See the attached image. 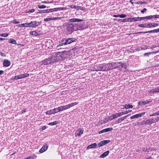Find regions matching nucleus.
I'll list each match as a JSON object with an SVG mask.
<instances>
[{"label": "nucleus", "mask_w": 159, "mask_h": 159, "mask_svg": "<svg viewBox=\"0 0 159 159\" xmlns=\"http://www.w3.org/2000/svg\"><path fill=\"white\" fill-rule=\"evenodd\" d=\"M143 20L146 19L147 20H150L152 19L159 18V15H155L153 16H147L145 17H142Z\"/></svg>", "instance_id": "6"}, {"label": "nucleus", "mask_w": 159, "mask_h": 159, "mask_svg": "<svg viewBox=\"0 0 159 159\" xmlns=\"http://www.w3.org/2000/svg\"><path fill=\"white\" fill-rule=\"evenodd\" d=\"M78 102H75L73 103H71L70 104H68L69 106V108H70L71 107H72L75 105H76L77 104H78Z\"/></svg>", "instance_id": "26"}, {"label": "nucleus", "mask_w": 159, "mask_h": 159, "mask_svg": "<svg viewBox=\"0 0 159 159\" xmlns=\"http://www.w3.org/2000/svg\"><path fill=\"white\" fill-rule=\"evenodd\" d=\"M51 20H52V17L46 18L44 20L45 21H48Z\"/></svg>", "instance_id": "44"}, {"label": "nucleus", "mask_w": 159, "mask_h": 159, "mask_svg": "<svg viewBox=\"0 0 159 159\" xmlns=\"http://www.w3.org/2000/svg\"><path fill=\"white\" fill-rule=\"evenodd\" d=\"M118 114L119 116H121L124 115L123 112H121L118 113Z\"/></svg>", "instance_id": "58"}, {"label": "nucleus", "mask_w": 159, "mask_h": 159, "mask_svg": "<svg viewBox=\"0 0 159 159\" xmlns=\"http://www.w3.org/2000/svg\"><path fill=\"white\" fill-rule=\"evenodd\" d=\"M130 20L129 21H136L139 20H143L142 17H133L130 18Z\"/></svg>", "instance_id": "14"}, {"label": "nucleus", "mask_w": 159, "mask_h": 159, "mask_svg": "<svg viewBox=\"0 0 159 159\" xmlns=\"http://www.w3.org/2000/svg\"><path fill=\"white\" fill-rule=\"evenodd\" d=\"M30 34L32 35H34L35 36H37L39 34L36 31L31 32H30Z\"/></svg>", "instance_id": "27"}, {"label": "nucleus", "mask_w": 159, "mask_h": 159, "mask_svg": "<svg viewBox=\"0 0 159 159\" xmlns=\"http://www.w3.org/2000/svg\"><path fill=\"white\" fill-rule=\"evenodd\" d=\"M12 23L14 24H16L19 23V22L18 21H17L16 19H14L12 21Z\"/></svg>", "instance_id": "48"}, {"label": "nucleus", "mask_w": 159, "mask_h": 159, "mask_svg": "<svg viewBox=\"0 0 159 159\" xmlns=\"http://www.w3.org/2000/svg\"><path fill=\"white\" fill-rule=\"evenodd\" d=\"M22 78H23V77L22 76V74H20L14 76L13 79L14 80H18Z\"/></svg>", "instance_id": "23"}, {"label": "nucleus", "mask_w": 159, "mask_h": 159, "mask_svg": "<svg viewBox=\"0 0 159 159\" xmlns=\"http://www.w3.org/2000/svg\"><path fill=\"white\" fill-rule=\"evenodd\" d=\"M159 25L157 23H153L152 24V26L153 27L158 26Z\"/></svg>", "instance_id": "51"}, {"label": "nucleus", "mask_w": 159, "mask_h": 159, "mask_svg": "<svg viewBox=\"0 0 159 159\" xmlns=\"http://www.w3.org/2000/svg\"><path fill=\"white\" fill-rule=\"evenodd\" d=\"M58 123L57 121H54L53 122H52L49 123L48 125H53L57 124Z\"/></svg>", "instance_id": "32"}, {"label": "nucleus", "mask_w": 159, "mask_h": 159, "mask_svg": "<svg viewBox=\"0 0 159 159\" xmlns=\"http://www.w3.org/2000/svg\"><path fill=\"white\" fill-rule=\"evenodd\" d=\"M157 121V119L156 118L153 119H150L147 120L146 123L148 124H151L153 123H155Z\"/></svg>", "instance_id": "7"}, {"label": "nucleus", "mask_w": 159, "mask_h": 159, "mask_svg": "<svg viewBox=\"0 0 159 159\" xmlns=\"http://www.w3.org/2000/svg\"><path fill=\"white\" fill-rule=\"evenodd\" d=\"M130 20V18H125L123 19V21L124 22H128Z\"/></svg>", "instance_id": "50"}, {"label": "nucleus", "mask_w": 159, "mask_h": 159, "mask_svg": "<svg viewBox=\"0 0 159 159\" xmlns=\"http://www.w3.org/2000/svg\"><path fill=\"white\" fill-rule=\"evenodd\" d=\"M148 92L149 93L157 92L156 88H155L154 89H151V90L149 91Z\"/></svg>", "instance_id": "30"}, {"label": "nucleus", "mask_w": 159, "mask_h": 159, "mask_svg": "<svg viewBox=\"0 0 159 159\" xmlns=\"http://www.w3.org/2000/svg\"><path fill=\"white\" fill-rule=\"evenodd\" d=\"M152 24L151 23H149V24H147L146 23V25H147V27H146V28H150L151 27V25H152Z\"/></svg>", "instance_id": "54"}, {"label": "nucleus", "mask_w": 159, "mask_h": 159, "mask_svg": "<svg viewBox=\"0 0 159 159\" xmlns=\"http://www.w3.org/2000/svg\"><path fill=\"white\" fill-rule=\"evenodd\" d=\"M147 9L145 8H144L141 11V12L142 13H144L146 11Z\"/></svg>", "instance_id": "55"}, {"label": "nucleus", "mask_w": 159, "mask_h": 159, "mask_svg": "<svg viewBox=\"0 0 159 159\" xmlns=\"http://www.w3.org/2000/svg\"><path fill=\"white\" fill-rule=\"evenodd\" d=\"M40 23L39 22L36 21H31L30 23H28L29 26L30 27H35L39 25Z\"/></svg>", "instance_id": "4"}, {"label": "nucleus", "mask_w": 159, "mask_h": 159, "mask_svg": "<svg viewBox=\"0 0 159 159\" xmlns=\"http://www.w3.org/2000/svg\"><path fill=\"white\" fill-rule=\"evenodd\" d=\"M50 2V3H52L55 4V3H56L57 2L55 1H52L50 2Z\"/></svg>", "instance_id": "62"}, {"label": "nucleus", "mask_w": 159, "mask_h": 159, "mask_svg": "<svg viewBox=\"0 0 159 159\" xmlns=\"http://www.w3.org/2000/svg\"><path fill=\"white\" fill-rule=\"evenodd\" d=\"M22 76L23 78H24L26 77H28L29 76V74L28 73H25L23 74H22Z\"/></svg>", "instance_id": "38"}, {"label": "nucleus", "mask_w": 159, "mask_h": 159, "mask_svg": "<svg viewBox=\"0 0 159 159\" xmlns=\"http://www.w3.org/2000/svg\"><path fill=\"white\" fill-rule=\"evenodd\" d=\"M66 52H57L53 53L51 57H50L52 63L58 61L60 60L64 59L66 57Z\"/></svg>", "instance_id": "2"}, {"label": "nucleus", "mask_w": 159, "mask_h": 159, "mask_svg": "<svg viewBox=\"0 0 159 159\" xmlns=\"http://www.w3.org/2000/svg\"><path fill=\"white\" fill-rule=\"evenodd\" d=\"M157 92H159V86L156 88Z\"/></svg>", "instance_id": "64"}, {"label": "nucleus", "mask_w": 159, "mask_h": 159, "mask_svg": "<svg viewBox=\"0 0 159 159\" xmlns=\"http://www.w3.org/2000/svg\"><path fill=\"white\" fill-rule=\"evenodd\" d=\"M52 63L51 61V60L50 59V57H49L48 58L45 59L44 60H43L41 62H40V64L41 65H47L49 64Z\"/></svg>", "instance_id": "3"}, {"label": "nucleus", "mask_w": 159, "mask_h": 159, "mask_svg": "<svg viewBox=\"0 0 159 159\" xmlns=\"http://www.w3.org/2000/svg\"><path fill=\"white\" fill-rule=\"evenodd\" d=\"M119 63H118V62H117V63H115V62H112L111 63V69H116V68H118V65H119Z\"/></svg>", "instance_id": "17"}, {"label": "nucleus", "mask_w": 159, "mask_h": 159, "mask_svg": "<svg viewBox=\"0 0 159 159\" xmlns=\"http://www.w3.org/2000/svg\"><path fill=\"white\" fill-rule=\"evenodd\" d=\"M61 42H60V43L59 44V46H62L63 45H66L71 43H72L73 42H74L75 40H61Z\"/></svg>", "instance_id": "5"}, {"label": "nucleus", "mask_w": 159, "mask_h": 159, "mask_svg": "<svg viewBox=\"0 0 159 159\" xmlns=\"http://www.w3.org/2000/svg\"><path fill=\"white\" fill-rule=\"evenodd\" d=\"M114 119V118L113 115H112L111 116L109 117V120H111Z\"/></svg>", "instance_id": "49"}, {"label": "nucleus", "mask_w": 159, "mask_h": 159, "mask_svg": "<svg viewBox=\"0 0 159 159\" xmlns=\"http://www.w3.org/2000/svg\"><path fill=\"white\" fill-rule=\"evenodd\" d=\"M145 112H144L142 113H139L133 116H132L130 117V118L131 119L138 118L139 117H141L143 115H145Z\"/></svg>", "instance_id": "8"}, {"label": "nucleus", "mask_w": 159, "mask_h": 159, "mask_svg": "<svg viewBox=\"0 0 159 159\" xmlns=\"http://www.w3.org/2000/svg\"><path fill=\"white\" fill-rule=\"evenodd\" d=\"M109 153V151H107L103 153L100 156L101 158H104L106 157L108 155Z\"/></svg>", "instance_id": "22"}, {"label": "nucleus", "mask_w": 159, "mask_h": 159, "mask_svg": "<svg viewBox=\"0 0 159 159\" xmlns=\"http://www.w3.org/2000/svg\"><path fill=\"white\" fill-rule=\"evenodd\" d=\"M9 43L13 44H17L16 40H9Z\"/></svg>", "instance_id": "39"}, {"label": "nucleus", "mask_w": 159, "mask_h": 159, "mask_svg": "<svg viewBox=\"0 0 159 159\" xmlns=\"http://www.w3.org/2000/svg\"><path fill=\"white\" fill-rule=\"evenodd\" d=\"M38 7L40 9L45 8L46 7V6L44 5H38Z\"/></svg>", "instance_id": "36"}, {"label": "nucleus", "mask_w": 159, "mask_h": 159, "mask_svg": "<svg viewBox=\"0 0 159 159\" xmlns=\"http://www.w3.org/2000/svg\"><path fill=\"white\" fill-rule=\"evenodd\" d=\"M97 147V144L96 143H93L89 145L87 148V149H91L92 148H96Z\"/></svg>", "instance_id": "18"}, {"label": "nucleus", "mask_w": 159, "mask_h": 159, "mask_svg": "<svg viewBox=\"0 0 159 159\" xmlns=\"http://www.w3.org/2000/svg\"><path fill=\"white\" fill-rule=\"evenodd\" d=\"M11 62L9 60H4L3 62V65L5 66H8L10 65Z\"/></svg>", "instance_id": "19"}, {"label": "nucleus", "mask_w": 159, "mask_h": 159, "mask_svg": "<svg viewBox=\"0 0 159 159\" xmlns=\"http://www.w3.org/2000/svg\"><path fill=\"white\" fill-rule=\"evenodd\" d=\"M53 110L54 113H57L60 111L59 107L57 108H55Z\"/></svg>", "instance_id": "29"}, {"label": "nucleus", "mask_w": 159, "mask_h": 159, "mask_svg": "<svg viewBox=\"0 0 159 159\" xmlns=\"http://www.w3.org/2000/svg\"><path fill=\"white\" fill-rule=\"evenodd\" d=\"M52 12L54 11H58L62 10L63 9L61 7H58V8H52Z\"/></svg>", "instance_id": "25"}, {"label": "nucleus", "mask_w": 159, "mask_h": 159, "mask_svg": "<svg viewBox=\"0 0 159 159\" xmlns=\"http://www.w3.org/2000/svg\"><path fill=\"white\" fill-rule=\"evenodd\" d=\"M0 55L3 57H5L6 56V55L5 53H2V52H0Z\"/></svg>", "instance_id": "59"}, {"label": "nucleus", "mask_w": 159, "mask_h": 159, "mask_svg": "<svg viewBox=\"0 0 159 159\" xmlns=\"http://www.w3.org/2000/svg\"><path fill=\"white\" fill-rule=\"evenodd\" d=\"M63 106L64 110H66L70 108L68 104L65 106Z\"/></svg>", "instance_id": "40"}, {"label": "nucleus", "mask_w": 159, "mask_h": 159, "mask_svg": "<svg viewBox=\"0 0 159 159\" xmlns=\"http://www.w3.org/2000/svg\"><path fill=\"white\" fill-rule=\"evenodd\" d=\"M126 16V15L125 14H120L119 15V17L121 18H124Z\"/></svg>", "instance_id": "42"}, {"label": "nucleus", "mask_w": 159, "mask_h": 159, "mask_svg": "<svg viewBox=\"0 0 159 159\" xmlns=\"http://www.w3.org/2000/svg\"><path fill=\"white\" fill-rule=\"evenodd\" d=\"M79 9L84 11V10H85L86 9V8H84L83 7L77 6V10H78Z\"/></svg>", "instance_id": "34"}, {"label": "nucleus", "mask_w": 159, "mask_h": 159, "mask_svg": "<svg viewBox=\"0 0 159 159\" xmlns=\"http://www.w3.org/2000/svg\"><path fill=\"white\" fill-rule=\"evenodd\" d=\"M46 13H48L50 12H52V9H50L46 10Z\"/></svg>", "instance_id": "43"}, {"label": "nucleus", "mask_w": 159, "mask_h": 159, "mask_svg": "<svg viewBox=\"0 0 159 159\" xmlns=\"http://www.w3.org/2000/svg\"><path fill=\"white\" fill-rule=\"evenodd\" d=\"M138 26L139 27H143V28H146V27H147L146 23L139 24L138 25Z\"/></svg>", "instance_id": "35"}, {"label": "nucleus", "mask_w": 159, "mask_h": 159, "mask_svg": "<svg viewBox=\"0 0 159 159\" xmlns=\"http://www.w3.org/2000/svg\"><path fill=\"white\" fill-rule=\"evenodd\" d=\"M127 66V65L125 64L124 63H122L119 62V65H118V68H119V69H121L122 67H125V68H126V67Z\"/></svg>", "instance_id": "21"}, {"label": "nucleus", "mask_w": 159, "mask_h": 159, "mask_svg": "<svg viewBox=\"0 0 159 159\" xmlns=\"http://www.w3.org/2000/svg\"><path fill=\"white\" fill-rule=\"evenodd\" d=\"M112 115L113 116L114 119H116L119 117V115L118 113H116L115 114H114Z\"/></svg>", "instance_id": "41"}, {"label": "nucleus", "mask_w": 159, "mask_h": 159, "mask_svg": "<svg viewBox=\"0 0 159 159\" xmlns=\"http://www.w3.org/2000/svg\"><path fill=\"white\" fill-rule=\"evenodd\" d=\"M26 109H24V110H23L21 111L22 113H24L26 112Z\"/></svg>", "instance_id": "61"}, {"label": "nucleus", "mask_w": 159, "mask_h": 159, "mask_svg": "<svg viewBox=\"0 0 159 159\" xmlns=\"http://www.w3.org/2000/svg\"><path fill=\"white\" fill-rule=\"evenodd\" d=\"M97 67L98 68V70L105 71V68H104V64L100 65L98 66Z\"/></svg>", "instance_id": "16"}, {"label": "nucleus", "mask_w": 159, "mask_h": 159, "mask_svg": "<svg viewBox=\"0 0 159 159\" xmlns=\"http://www.w3.org/2000/svg\"><path fill=\"white\" fill-rule=\"evenodd\" d=\"M154 59L155 60L157 61H159V55L156 56L154 57Z\"/></svg>", "instance_id": "45"}, {"label": "nucleus", "mask_w": 159, "mask_h": 159, "mask_svg": "<svg viewBox=\"0 0 159 159\" xmlns=\"http://www.w3.org/2000/svg\"><path fill=\"white\" fill-rule=\"evenodd\" d=\"M84 29L83 24L81 23L76 24L71 23L68 25L67 30L69 33H71L74 31L82 30Z\"/></svg>", "instance_id": "1"}, {"label": "nucleus", "mask_w": 159, "mask_h": 159, "mask_svg": "<svg viewBox=\"0 0 159 159\" xmlns=\"http://www.w3.org/2000/svg\"><path fill=\"white\" fill-rule=\"evenodd\" d=\"M48 148V146L47 144L44 145L40 149L39 152L43 153L46 151Z\"/></svg>", "instance_id": "13"}, {"label": "nucleus", "mask_w": 159, "mask_h": 159, "mask_svg": "<svg viewBox=\"0 0 159 159\" xmlns=\"http://www.w3.org/2000/svg\"><path fill=\"white\" fill-rule=\"evenodd\" d=\"M142 103L143 105H145L149 102V101L146 100V101H142Z\"/></svg>", "instance_id": "37"}, {"label": "nucleus", "mask_w": 159, "mask_h": 159, "mask_svg": "<svg viewBox=\"0 0 159 159\" xmlns=\"http://www.w3.org/2000/svg\"><path fill=\"white\" fill-rule=\"evenodd\" d=\"M113 130V128L112 127L109 128L104 129L98 132L99 134H101L103 133L107 132L109 131H111Z\"/></svg>", "instance_id": "11"}, {"label": "nucleus", "mask_w": 159, "mask_h": 159, "mask_svg": "<svg viewBox=\"0 0 159 159\" xmlns=\"http://www.w3.org/2000/svg\"><path fill=\"white\" fill-rule=\"evenodd\" d=\"M111 65V63L104 64L105 71H107L108 70L112 69Z\"/></svg>", "instance_id": "12"}, {"label": "nucleus", "mask_w": 159, "mask_h": 159, "mask_svg": "<svg viewBox=\"0 0 159 159\" xmlns=\"http://www.w3.org/2000/svg\"><path fill=\"white\" fill-rule=\"evenodd\" d=\"M36 156L35 155H31L30 157L25 159H33L36 158Z\"/></svg>", "instance_id": "33"}, {"label": "nucleus", "mask_w": 159, "mask_h": 159, "mask_svg": "<svg viewBox=\"0 0 159 159\" xmlns=\"http://www.w3.org/2000/svg\"><path fill=\"white\" fill-rule=\"evenodd\" d=\"M46 113L47 115H50L52 114H54V112L53 110H50L49 111H47L46 112Z\"/></svg>", "instance_id": "31"}, {"label": "nucleus", "mask_w": 159, "mask_h": 159, "mask_svg": "<svg viewBox=\"0 0 159 159\" xmlns=\"http://www.w3.org/2000/svg\"><path fill=\"white\" fill-rule=\"evenodd\" d=\"M110 141V140H104L101 141L98 144L99 147L102 146L109 143Z\"/></svg>", "instance_id": "9"}, {"label": "nucleus", "mask_w": 159, "mask_h": 159, "mask_svg": "<svg viewBox=\"0 0 159 159\" xmlns=\"http://www.w3.org/2000/svg\"><path fill=\"white\" fill-rule=\"evenodd\" d=\"M158 52V51H155V52H149L146 53L144 54V56H148L152 54L156 53Z\"/></svg>", "instance_id": "24"}, {"label": "nucleus", "mask_w": 159, "mask_h": 159, "mask_svg": "<svg viewBox=\"0 0 159 159\" xmlns=\"http://www.w3.org/2000/svg\"><path fill=\"white\" fill-rule=\"evenodd\" d=\"M25 25H29L28 23H26L24 24H22V27H25Z\"/></svg>", "instance_id": "56"}, {"label": "nucleus", "mask_w": 159, "mask_h": 159, "mask_svg": "<svg viewBox=\"0 0 159 159\" xmlns=\"http://www.w3.org/2000/svg\"><path fill=\"white\" fill-rule=\"evenodd\" d=\"M70 7L71 8H75L77 10V6L72 5L70 6Z\"/></svg>", "instance_id": "46"}, {"label": "nucleus", "mask_w": 159, "mask_h": 159, "mask_svg": "<svg viewBox=\"0 0 159 159\" xmlns=\"http://www.w3.org/2000/svg\"><path fill=\"white\" fill-rule=\"evenodd\" d=\"M84 132V130L80 128L77 130L75 132V135L76 136H79L82 134Z\"/></svg>", "instance_id": "10"}, {"label": "nucleus", "mask_w": 159, "mask_h": 159, "mask_svg": "<svg viewBox=\"0 0 159 159\" xmlns=\"http://www.w3.org/2000/svg\"><path fill=\"white\" fill-rule=\"evenodd\" d=\"M153 33H157L159 32L158 29L153 30Z\"/></svg>", "instance_id": "57"}, {"label": "nucleus", "mask_w": 159, "mask_h": 159, "mask_svg": "<svg viewBox=\"0 0 159 159\" xmlns=\"http://www.w3.org/2000/svg\"><path fill=\"white\" fill-rule=\"evenodd\" d=\"M69 21L70 22H79L82 21V20L79 19L73 18L69 19Z\"/></svg>", "instance_id": "15"}, {"label": "nucleus", "mask_w": 159, "mask_h": 159, "mask_svg": "<svg viewBox=\"0 0 159 159\" xmlns=\"http://www.w3.org/2000/svg\"><path fill=\"white\" fill-rule=\"evenodd\" d=\"M155 115H157V112L156 113H154L151 115H150V116H153Z\"/></svg>", "instance_id": "63"}, {"label": "nucleus", "mask_w": 159, "mask_h": 159, "mask_svg": "<svg viewBox=\"0 0 159 159\" xmlns=\"http://www.w3.org/2000/svg\"><path fill=\"white\" fill-rule=\"evenodd\" d=\"M126 118V116H123V117H121L117 121V122L118 123H120L122 121H123L124 120H125Z\"/></svg>", "instance_id": "28"}, {"label": "nucleus", "mask_w": 159, "mask_h": 159, "mask_svg": "<svg viewBox=\"0 0 159 159\" xmlns=\"http://www.w3.org/2000/svg\"><path fill=\"white\" fill-rule=\"evenodd\" d=\"M35 11V10L34 9H32L31 10H30L29 11V12H30V13H33V12H34Z\"/></svg>", "instance_id": "60"}, {"label": "nucleus", "mask_w": 159, "mask_h": 159, "mask_svg": "<svg viewBox=\"0 0 159 159\" xmlns=\"http://www.w3.org/2000/svg\"><path fill=\"white\" fill-rule=\"evenodd\" d=\"M1 36L4 37H6L8 36V34H1Z\"/></svg>", "instance_id": "52"}, {"label": "nucleus", "mask_w": 159, "mask_h": 159, "mask_svg": "<svg viewBox=\"0 0 159 159\" xmlns=\"http://www.w3.org/2000/svg\"><path fill=\"white\" fill-rule=\"evenodd\" d=\"M122 106L124 107L123 108H121L122 109H123L124 108H125L126 109L131 108L133 107V106L132 105H130L129 104H125V105H122Z\"/></svg>", "instance_id": "20"}, {"label": "nucleus", "mask_w": 159, "mask_h": 159, "mask_svg": "<svg viewBox=\"0 0 159 159\" xmlns=\"http://www.w3.org/2000/svg\"><path fill=\"white\" fill-rule=\"evenodd\" d=\"M135 4H142L144 3L143 2L141 1L139 2H134Z\"/></svg>", "instance_id": "47"}, {"label": "nucleus", "mask_w": 159, "mask_h": 159, "mask_svg": "<svg viewBox=\"0 0 159 159\" xmlns=\"http://www.w3.org/2000/svg\"><path fill=\"white\" fill-rule=\"evenodd\" d=\"M59 108L60 110V111H61L63 110H64L63 106L60 107H59Z\"/></svg>", "instance_id": "53"}]
</instances>
